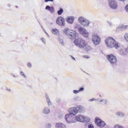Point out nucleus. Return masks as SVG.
<instances>
[{"label": "nucleus", "instance_id": "nucleus-31", "mask_svg": "<svg viewBox=\"0 0 128 128\" xmlns=\"http://www.w3.org/2000/svg\"><path fill=\"white\" fill-rule=\"evenodd\" d=\"M72 60H76V58H74L72 56Z\"/></svg>", "mask_w": 128, "mask_h": 128}, {"label": "nucleus", "instance_id": "nucleus-14", "mask_svg": "<svg viewBox=\"0 0 128 128\" xmlns=\"http://www.w3.org/2000/svg\"><path fill=\"white\" fill-rule=\"evenodd\" d=\"M46 10H50V12L52 14V12H54V8L52 7H50V6H47L46 7Z\"/></svg>", "mask_w": 128, "mask_h": 128}, {"label": "nucleus", "instance_id": "nucleus-24", "mask_svg": "<svg viewBox=\"0 0 128 128\" xmlns=\"http://www.w3.org/2000/svg\"><path fill=\"white\" fill-rule=\"evenodd\" d=\"M83 58H90V56H83Z\"/></svg>", "mask_w": 128, "mask_h": 128}, {"label": "nucleus", "instance_id": "nucleus-3", "mask_svg": "<svg viewBox=\"0 0 128 128\" xmlns=\"http://www.w3.org/2000/svg\"><path fill=\"white\" fill-rule=\"evenodd\" d=\"M74 42L76 46H78L80 48H84L86 46V42L82 38L75 39Z\"/></svg>", "mask_w": 128, "mask_h": 128}, {"label": "nucleus", "instance_id": "nucleus-19", "mask_svg": "<svg viewBox=\"0 0 128 128\" xmlns=\"http://www.w3.org/2000/svg\"><path fill=\"white\" fill-rule=\"evenodd\" d=\"M124 38L126 40V41L128 42V33H126L124 35Z\"/></svg>", "mask_w": 128, "mask_h": 128}, {"label": "nucleus", "instance_id": "nucleus-21", "mask_svg": "<svg viewBox=\"0 0 128 128\" xmlns=\"http://www.w3.org/2000/svg\"><path fill=\"white\" fill-rule=\"evenodd\" d=\"M46 102H48V104L49 106L50 105V104H52V102H50V98H46Z\"/></svg>", "mask_w": 128, "mask_h": 128}, {"label": "nucleus", "instance_id": "nucleus-1", "mask_svg": "<svg viewBox=\"0 0 128 128\" xmlns=\"http://www.w3.org/2000/svg\"><path fill=\"white\" fill-rule=\"evenodd\" d=\"M84 108L79 106L77 108H72L69 110V114L65 116V118L68 122H84L86 117L82 115H79L76 117V114L78 112H82Z\"/></svg>", "mask_w": 128, "mask_h": 128}, {"label": "nucleus", "instance_id": "nucleus-26", "mask_svg": "<svg viewBox=\"0 0 128 128\" xmlns=\"http://www.w3.org/2000/svg\"><path fill=\"white\" fill-rule=\"evenodd\" d=\"M28 68H31L32 67V64L28 63Z\"/></svg>", "mask_w": 128, "mask_h": 128}, {"label": "nucleus", "instance_id": "nucleus-32", "mask_svg": "<svg viewBox=\"0 0 128 128\" xmlns=\"http://www.w3.org/2000/svg\"><path fill=\"white\" fill-rule=\"evenodd\" d=\"M121 0L122 2H124V0Z\"/></svg>", "mask_w": 128, "mask_h": 128}, {"label": "nucleus", "instance_id": "nucleus-17", "mask_svg": "<svg viewBox=\"0 0 128 128\" xmlns=\"http://www.w3.org/2000/svg\"><path fill=\"white\" fill-rule=\"evenodd\" d=\"M64 12V10L62 8H60V10L58 11V16H60Z\"/></svg>", "mask_w": 128, "mask_h": 128}, {"label": "nucleus", "instance_id": "nucleus-27", "mask_svg": "<svg viewBox=\"0 0 128 128\" xmlns=\"http://www.w3.org/2000/svg\"><path fill=\"white\" fill-rule=\"evenodd\" d=\"M54 2V0H45V2Z\"/></svg>", "mask_w": 128, "mask_h": 128}, {"label": "nucleus", "instance_id": "nucleus-12", "mask_svg": "<svg viewBox=\"0 0 128 128\" xmlns=\"http://www.w3.org/2000/svg\"><path fill=\"white\" fill-rule=\"evenodd\" d=\"M81 24L84 26H88V25L90 24V21L86 19H85L84 22H82Z\"/></svg>", "mask_w": 128, "mask_h": 128}, {"label": "nucleus", "instance_id": "nucleus-10", "mask_svg": "<svg viewBox=\"0 0 128 128\" xmlns=\"http://www.w3.org/2000/svg\"><path fill=\"white\" fill-rule=\"evenodd\" d=\"M79 32L82 34V36H84V38H88V31H86L84 28L80 27L79 28Z\"/></svg>", "mask_w": 128, "mask_h": 128}, {"label": "nucleus", "instance_id": "nucleus-16", "mask_svg": "<svg viewBox=\"0 0 128 128\" xmlns=\"http://www.w3.org/2000/svg\"><path fill=\"white\" fill-rule=\"evenodd\" d=\"M86 20L82 16H80L78 18V22H80V24H82L84 22V20Z\"/></svg>", "mask_w": 128, "mask_h": 128}, {"label": "nucleus", "instance_id": "nucleus-20", "mask_svg": "<svg viewBox=\"0 0 128 128\" xmlns=\"http://www.w3.org/2000/svg\"><path fill=\"white\" fill-rule=\"evenodd\" d=\"M117 116H124V113L118 112L116 113Z\"/></svg>", "mask_w": 128, "mask_h": 128}, {"label": "nucleus", "instance_id": "nucleus-22", "mask_svg": "<svg viewBox=\"0 0 128 128\" xmlns=\"http://www.w3.org/2000/svg\"><path fill=\"white\" fill-rule=\"evenodd\" d=\"M88 128H94V125L92 124H90L88 126Z\"/></svg>", "mask_w": 128, "mask_h": 128}, {"label": "nucleus", "instance_id": "nucleus-30", "mask_svg": "<svg viewBox=\"0 0 128 128\" xmlns=\"http://www.w3.org/2000/svg\"><path fill=\"white\" fill-rule=\"evenodd\" d=\"M21 74L23 76H26L24 75V72H21Z\"/></svg>", "mask_w": 128, "mask_h": 128}, {"label": "nucleus", "instance_id": "nucleus-6", "mask_svg": "<svg viewBox=\"0 0 128 128\" xmlns=\"http://www.w3.org/2000/svg\"><path fill=\"white\" fill-rule=\"evenodd\" d=\"M95 124H96L97 126H99V128H104V126H106L104 122L102 121L98 118H95Z\"/></svg>", "mask_w": 128, "mask_h": 128}, {"label": "nucleus", "instance_id": "nucleus-2", "mask_svg": "<svg viewBox=\"0 0 128 128\" xmlns=\"http://www.w3.org/2000/svg\"><path fill=\"white\" fill-rule=\"evenodd\" d=\"M105 44L108 48H120V44H118V42H116L114 39L111 37H108L105 40Z\"/></svg>", "mask_w": 128, "mask_h": 128}, {"label": "nucleus", "instance_id": "nucleus-18", "mask_svg": "<svg viewBox=\"0 0 128 128\" xmlns=\"http://www.w3.org/2000/svg\"><path fill=\"white\" fill-rule=\"evenodd\" d=\"M44 113L46 114H50V109H48V108H45L44 110Z\"/></svg>", "mask_w": 128, "mask_h": 128}, {"label": "nucleus", "instance_id": "nucleus-4", "mask_svg": "<svg viewBox=\"0 0 128 128\" xmlns=\"http://www.w3.org/2000/svg\"><path fill=\"white\" fill-rule=\"evenodd\" d=\"M64 33L70 40H74L76 38V32L74 30L66 29L64 30Z\"/></svg>", "mask_w": 128, "mask_h": 128}, {"label": "nucleus", "instance_id": "nucleus-29", "mask_svg": "<svg viewBox=\"0 0 128 128\" xmlns=\"http://www.w3.org/2000/svg\"><path fill=\"white\" fill-rule=\"evenodd\" d=\"M94 100H96V99L94 98H93L90 100V102H94Z\"/></svg>", "mask_w": 128, "mask_h": 128}, {"label": "nucleus", "instance_id": "nucleus-15", "mask_svg": "<svg viewBox=\"0 0 128 128\" xmlns=\"http://www.w3.org/2000/svg\"><path fill=\"white\" fill-rule=\"evenodd\" d=\"M66 20L68 24H72L74 20V17H68Z\"/></svg>", "mask_w": 128, "mask_h": 128}, {"label": "nucleus", "instance_id": "nucleus-9", "mask_svg": "<svg viewBox=\"0 0 128 128\" xmlns=\"http://www.w3.org/2000/svg\"><path fill=\"white\" fill-rule=\"evenodd\" d=\"M109 6L111 8L116 9L118 8V4L114 0H109Z\"/></svg>", "mask_w": 128, "mask_h": 128}, {"label": "nucleus", "instance_id": "nucleus-7", "mask_svg": "<svg viewBox=\"0 0 128 128\" xmlns=\"http://www.w3.org/2000/svg\"><path fill=\"white\" fill-rule=\"evenodd\" d=\"M92 42H93L94 44L96 46L100 44V36H98V34H96L92 36Z\"/></svg>", "mask_w": 128, "mask_h": 128}, {"label": "nucleus", "instance_id": "nucleus-11", "mask_svg": "<svg viewBox=\"0 0 128 128\" xmlns=\"http://www.w3.org/2000/svg\"><path fill=\"white\" fill-rule=\"evenodd\" d=\"M56 128H66V125L62 123H56Z\"/></svg>", "mask_w": 128, "mask_h": 128}, {"label": "nucleus", "instance_id": "nucleus-23", "mask_svg": "<svg viewBox=\"0 0 128 128\" xmlns=\"http://www.w3.org/2000/svg\"><path fill=\"white\" fill-rule=\"evenodd\" d=\"M74 94H78V92H80L79 90H74L73 91Z\"/></svg>", "mask_w": 128, "mask_h": 128}, {"label": "nucleus", "instance_id": "nucleus-13", "mask_svg": "<svg viewBox=\"0 0 128 128\" xmlns=\"http://www.w3.org/2000/svg\"><path fill=\"white\" fill-rule=\"evenodd\" d=\"M52 32L53 34H55L56 36H58V34H60V31L56 28L52 29Z\"/></svg>", "mask_w": 128, "mask_h": 128}, {"label": "nucleus", "instance_id": "nucleus-5", "mask_svg": "<svg viewBox=\"0 0 128 128\" xmlns=\"http://www.w3.org/2000/svg\"><path fill=\"white\" fill-rule=\"evenodd\" d=\"M106 58L108 60V62H110L112 64H116V57L114 54H108L106 56Z\"/></svg>", "mask_w": 128, "mask_h": 128}, {"label": "nucleus", "instance_id": "nucleus-25", "mask_svg": "<svg viewBox=\"0 0 128 128\" xmlns=\"http://www.w3.org/2000/svg\"><path fill=\"white\" fill-rule=\"evenodd\" d=\"M84 90V88H80L78 90H79V92H82V90Z\"/></svg>", "mask_w": 128, "mask_h": 128}, {"label": "nucleus", "instance_id": "nucleus-28", "mask_svg": "<svg viewBox=\"0 0 128 128\" xmlns=\"http://www.w3.org/2000/svg\"><path fill=\"white\" fill-rule=\"evenodd\" d=\"M42 41L44 42V44H46V40H44V38H42Z\"/></svg>", "mask_w": 128, "mask_h": 128}, {"label": "nucleus", "instance_id": "nucleus-8", "mask_svg": "<svg viewBox=\"0 0 128 128\" xmlns=\"http://www.w3.org/2000/svg\"><path fill=\"white\" fill-rule=\"evenodd\" d=\"M56 24H58L59 26H64V18L62 16H58L56 20Z\"/></svg>", "mask_w": 128, "mask_h": 128}]
</instances>
